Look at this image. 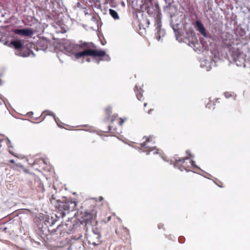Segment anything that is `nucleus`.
<instances>
[{
    "instance_id": "obj_1",
    "label": "nucleus",
    "mask_w": 250,
    "mask_h": 250,
    "mask_svg": "<svg viewBox=\"0 0 250 250\" xmlns=\"http://www.w3.org/2000/svg\"><path fill=\"white\" fill-rule=\"evenodd\" d=\"M94 44L92 42L80 41L78 44H71L68 45L66 51L74 55L77 60L84 59L87 56H91L94 59L98 57V63L100 61H109L110 58L106 54L105 51L102 50L93 49Z\"/></svg>"
},
{
    "instance_id": "obj_2",
    "label": "nucleus",
    "mask_w": 250,
    "mask_h": 250,
    "mask_svg": "<svg viewBox=\"0 0 250 250\" xmlns=\"http://www.w3.org/2000/svg\"><path fill=\"white\" fill-rule=\"evenodd\" d=\"M51 203L58 209L57 217L63 218L65 215V212H69L75 210L77 206V203L70 199H63L62 201L56 200L52 198L50 199Z\"/></svg>"
},
{
    "instance_id": "obj_3",
    "label": "nucleus",
    "mask_w": 250,
    "mask_h": 250,
    "mask_svg": "<svg viewBox=\"0 0 250 250\" xmlns=\"http://www.w3.org/2000/svg\"><path fill=\"white\" fill-rule=\"evenodd\" d=\"M188 156L179 159H175L173 163L174 167L181 171L186 170L188 171L191 167L194 166V162L190 159L192 157L189 151H187Z\"/></svg>"
},
{
    "instance_id": "obj_4",
    "label": "nucleus",
    "mask_w": 250,
    "mask_h": 250,
    "mask_svg": "<svg viewBox=\"0 0 250 250\" xmlns=\"http://www.w3.org/2000/svg\"><path fill=\"white\" fill-rule=\"evenodd\" d=\"M85 235L89 244L98 246L102 242L100 240L101 235L99 232L94 230H88V229H86Z\"/></svg>"
},
{
    "instance_id": "obj_5",
    "label": "nucleus",
    "mask_w": 250,
    "mask_h": 250,
    "mask_svg": "<svg viewBox=\"0 0 250 250\" xmlns=\"http://www.w3.org/2000/svg\"><path fill=\"white\" fill-rule=\"evenodd\" d=\"M97 212L96 208L94 207H93L91 210H86L85 211L82 218H83V221L85 222L86 224L91 223L93 220L96 218Z\"/></svg>"
},
{
    "instance_id": "obj_6",
    "label": "nucleus",
    "mask_w": 250,
    "mask_h": 250,
    "mask_svg": "<svg viewBox=\"0 0 250 250\" xmlns=\"http://www.w3.org/2000/svg\"><path fill=\"white\" fill-rule=\"evenodd\" d=\"M246 55L239 49H237L234 53V59L237 66H245Z\"/></svg>"
},
{
    "instance_id": "obj_7",
    "label": "nucleus",
    "mask_w": 250,
    "mask_h": 250,
    "mask_svg": "<svg viewBox=\"0 0 250 250\" xmlns=\"http://www.w3.org/2000/svg\"><path fill=\"white\" fill-rule=\"evenodd\" d=\"M143 139L145 141L140 144L141 149L143 151L149 152L154 150V147L148 145L152 142V138L151 136H144Z\"/></svg>"
},
{
    "instance_id": "obj_8",
    "label": "nucleus",
    "mask_w": 250,
    "mask_h": 250,
    "mask_svg": "<svg viewBox=\"0 0 250 250\" xmlns=\"http://www.w3.org/2000/svg\"><path fill=\"white\" fill-rule=\"evenodd\" d=\"M12 32L15 34L20 35L23 36H31L34 34V31L31 28L15 29H13Z\"/></svg>"
},
{
    "instance_id": "obj_9",
    "label": "nucleus",
    "mask_w": 250,
    "mask_h": 250,
    "mask_svg": "<svg viewBox=\"0 0 250 250\" xmlns=\"http://www.w3.org/2000/svg\"><path fill=\"white\" fill-rule=\"evenodd\" d=\"M33 187L37 192H42L44 190L43 183L41 180L39 179L35 180Z\"/></svg>"
},
{
    "instance_id": "obj_10",
    "label": "nucleus",
    "mask_w": 250,
    "mask_h": 250,
    "mask_svg": "<svg viewBox=\"0 0 250 250\" xmlns=\"http://www.w3.org/2000/svg\"><path fill=\"white\" fill-rule=\"evenodd\" d=\"M195 25L197 30L204 37H207V34L203 23L200 21L195 22Z\"/></svg>"
},
{
    "instance_id": "obj_11",
    "label": "nucleus",
    "mask_w": 250,
    "mask_h": 250,
    "mask_svg": "<svg viewBox=\"0 0 250 250\" xmlns=\"http://www.w3.org/2000/svg\"><path fill=\"white\" fill-rule=\"evenodd\" d=\"M11 43L16 49H21L23 48L22 44L20 40L13 41Z\"/></svg>"
},
{
    "instance_id": "obj_12",
    "label": "nucleus",
    "mask_w": 250,
    "mask_h": 250,
    "mask_svg": "<svg viewBox=\"0 0 250 250\" xmlns=\"http://www.w3.org/2000/svg\"><path fill=\"white\" fill-rule=\"evenodd\" d=\"M110 15L114 19H119V17L118 16V13L116 11L113 9H110L109 10Z\"/></svg>"
},
{
    "instance_id": "obj_13",
    "label": "nucleus",
    "mask_w": 250,
    "mask_h": 250,
    "mask_svg": "<svg viewBox=\"0 0 250 250\" xmlns=\"http://www.w3.org/2000/svg\"><path fill=\"white\" fill-rule=\"evenodd\" d=\"M160 26V21H158L157 26L156 28V30H157L156 38L158 40H159L160 39V33L161 32Z\"/></svg>"
},
{
    "instance_id": "obj_14",
    "label": "nucleus",
    "mask_w": 250,
    "mask_h": 250,
    "mask_svg": "<svg viewBox=\"0 0 250 250\" xmlns=\"http://www.w3.org/2000/svg\"><path fill=\"white\" fill-rule=\"evenodd\" d=\"M114 120H116L119 125L121 126L124 123L126 119H122L120 118H117L116 119H112L111 122H113Z\"/></svg>"
},
{
    "instance_id": "obj_15",
    "label": "nucleus",
    "mask_w": 250,
    "mask_h": 250,
    "mask_svg": "<svg viewBox=\"0 0 250 250\" xmlns=\"http://www.w3.org/2000/svg\"><path fill=\"white\" fill-rule=\"evenodd\" d=\"M50 113H51V112H50L49 111H45L43 112L42 113V115H41V116L40 117V122L43 121L45 119V117L46 115H51Z\"/></svg>"
},
{
    "instance_id": "obj_16",
    "label": "nucleus",
    "mask_w": 250,
    "mask_h": 250,
    "mask_svg": "<svg viewBox=\"0 0 250 250\" xmlns=\"http://www.w3.org/2000/svg\"><path fill=\"white\" fill-rule=\"evenodd\" d=\"M105 113L106 114V115L108 116V117H109L111 113H112V108L111 107L109 106V107H107V108H106L105 109Z\"/></svg>"
},
{
    "instance_id": "obj_17",
    "label": "nucleus",
    "mask_w": 250,
    "mask_h": 250,
    "mask_svg": "<svg viewBox=\"0 0 250 250\" xmlns=\"http://www.w3.org/2000/svg\"><path fill=\"white\" fill-rule=\"evenodd\" d=\"M158 228L159 229H164V225L163 223H160L158 224Z\"/></svg>"
},
{
    "instance_id": "obj_18",
    "label": "nucleus",
    "mask_w": 250,
    "mask_h": 250,
    "mask_svg": "<svg viewBox=\"0 0 250 250\" xmlns=\"http://www.w3.org/2000/svg\"><path fill=\"white\" fill-rule=\"evenodd\" d=\"M9 152L12 154L13 155L15 156L14 154L13 153V152L9 148Z\"/></svg>"
},
{
    "instance_id": "obj_19",
    "label": "nucleus",
    "mask_w": 250,
    "mask_h": 250,
    "mask_svg": "<svg viewBox=\"0 0 250 250\" xmlns=\"http://www.w3.org/2000/svg\"><path fill=\"white\" fill-rule=\"evenodd\" d=\"M5 141V142L8 144H10V142L9 141V140L8 139H6L4 140Z\"/></svg>"
},
{
    "instance_id": "obj_20",
    "label": "nucleus",
    "mask_w": 250,
    "mask_h": 250,
    "mask_svg": "<svg viewBox=\"0 0 250 250\" xmlns=\"http://www.w3.org/2000/svg\"><path fill=\"white\" fill-rule=\"evenodd\" d=\"M9 162L11 163H12V164H14L15 163V161L14 160L12 159V160H10L9 161Z\"/></svg>"
},
{
    "instance_id": "obj_21",
    "label": "nucleus",
    "mask_w": 250,
    "mask_h": 250,
    "mask_svg": "<svg viewBox=\"0 0 250 250\" xmlns=\"http://www.w3.org/2000/svg\"><path fill=\"white\" fill-rule=\"evenodd\" d=\"M86 61L87 62H90V59L88 58V59H87L86 60Z\"/></svg>"
},
{
    "instance_id": "obj_22",
    "label": "nucleus",
    "mask_w": 250,
    "mask_h": 250,
    "mask_svg": "<svg viewBox=\"0 0 250 250\" xmlns=\"http://www.w3.org/2000/svg\"><path fill=\"white\" fill-rule=\"evenodd\" d=\"M143 95L140 94V95H137V98L139 99V97H142Z\"/></svg>"
},
{
    "instance_id": "obj_23",
    "label": "nucleus",
    "mask_w": 250,
    "mask_h": 250,
    "mask_svg": "<svg viewBox=\"0 0 250 250\" xmlns=\"http://www.w3.org/2000/svg\"><path fill=\"white\" fill-rule=\"evenodd\" d=\"M2 84V81L0 79V85Z\"/></svg>"
},
{
    "instance_id": "obj_24",
    "label": "nucleus",
    "mask_w": 250,
    "mask_h": 250,
    "mask_svg": "<svg viewBox=\"0 0 250 250\" xmlns=\"http://www.w3.org/2000/svg\"><path fill=\"white\" fill-rule=\"evenodd\" d=\"M144 91H140L139 92H138V94H141L142 92H143Z\"/></svg>"
},
{
    "instance_id": "obj_25",
    "label": "nucleus",
    "mask_w": 250,
    "mask_h": 250,
    "mask_svg": "<svg viewBox=\"0 0 250 250\" xmlns=\"http://www.w3.org/2000/svg\"><path fill=\"white\" fill-rule=\"evenodd\" d=\"M108 128H109V129H108L109 131H110L111 130V126L110 125H109Z\"/></svg>"
},
{
    "instance_id": "obj_26",
    "label": "nucleus",
    "mask_w": 250,
    "mask_h": 250,
    "mask_svg": "<svg viewBox=\"0 0 250 250\" xmlns=\"http://www.w3.org/2000/svg\"><path fill=\"white\" fill-rule=\"evenodd\" d=\"M60 227H61V226H60V225H59V226H58V227H57V229H59V228Z\"/></svg>"
},
{
    "instance_id": "obj_27",
    "label": "nucleus",
    "mask_w": 250,
    "mask_h": 250,
    "mask_svg": "<svg viewBox=\"0 0 250 250\" xmlns=\"http://www.w3.org/2000/svg\"><path fill=\"white\" fill-rule=\"evenodd\" d=\"M21 56H23V57H26V55H21Z\"/></svg>"
},
{
    "instance_id": "obj_28",
    "label": "nucleus",
    "mask_w": 250,
    "mask_h": 250,
    "mask_svg": "<svg viewBox=\"0 0 250 250\" xmlns=\"http://www.w3.org/2000/svg\"><path fill=\"white\" fill-rule=\"evenodd\" d=\"M116 233L117 234H118V231H117V230H116Z\"/></svg>"
},
{
    "instance_id": "obj_29",
    "label": "nucleus",
    "mask_w": 250,
    "mask_h": 250,
    "mask_svg": "<svg viewBox=\"0 0 250 250\" xmlns=\"http://www.w3.org/2000/svg\"><path fill=\"white\" fill-rule=\"evenodd\" d=\"M103 199V197H100V200H102Z\"/></svg>"
},
{
    "instance_id": "obj_30",
    "label": "nucleus",
    "mask_w": 250,
    "mask_h": 250,
    "mask_svg": "<svg viewBox=\"0 0 250 250\" xmlns=\"http://www.w3.org/2000/svg\"><path fill=\"white\" fill-rule=\"evenodd\" d=\"M135 88H136V89H137V88H138V86H136V87H135Z\"/></svg>"
},
{
    "instance_id": "obj_31",
    "label": "nucleus",
    "mask_w": 250,
    "mask_h": 250,
    "mask_svg": "<svg viewBox=\"0 0 250 250\" xmlns=\"http://www.w3.org/2000/svg\"><path fill=\"white\" fill-rule=\"evenodd\" d=\"M148 0V1H151V0Z\"/></svg>"
}]
</instances>
